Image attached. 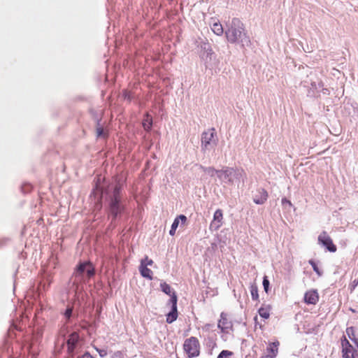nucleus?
Listing matches in <instances>:
<instances>
[{
    "mask_svg": "<svg viewBox=\"0 0 358 358\" xmlns=\"http://www.w3.org/2000/svg\"><path fill=\"white\" fill-rule=\"evenodd\" d=\"M243 31V24L241 20L234 18L231 21V26L225 31V35L228 41L231 43H238L239 41L243 42V36L249 42L248 37Z\"/></svg>",
    "mask_w": 358,
    "mask_h": 358,
    "instance_id": "nucleus-1",
    "label": "nucleus"
},
{
    "mask_svg": "<svg viewBox=\"0 0 358 358\" xmlns=\"http://www.w3.org/2000/svg\"><path fill=\"white\" fill-rule=\"evenodd\" d=\"M217 175L220 179L232 185L243 181L245 173L242 169L226 167L224 169L217 171Z\"/></svg>",
    "mask_w": 358,
    "mask_h": 358,
    "instance_id": "nucleus-2",
    "label": "nucleus"
},
{
    "mask_svg": "<svg viewBox=\"0 0 358 358\" xmlns=\"http://www.w3.org/2000/svg\"><path fill=\"white\" fill-rule=\"evenodd\" d=\"M120 191L121 187L118 185H116L114 187L113 194L110 199V213L113 215L114 218H115L124 210V206L121 203L122 196L120 195Z\"/></svg>",
    "mask_w": 358,
    "mask_h": 358,
    "instance_id": "nucleus-3",
    "label": "nucleus"
},
{
    "mask_svg": "<svg viewBox=\"0 0 358 358\" xmlns=\"http://www.w3.org/2000/svg\"><path fill=\"white\" fill-rule=\"evenodd\" d=\"M183 350L188 358H194L200 355L201 345L196 337L191 336L185 340Z\"/></svg>",
    "mask_w": 358,
    "mask_h": 358,
    "instance_id": "nucleus-4",
    "label": "nucleus"
},
{
    "mask_svg": "<svg viewBox=\"0 0 358 358\" xmlns=\"http://www.w3.org/2000/svg\"><path fill=\"white\" fill-rule=\"evenodd\" d=\"M216 131L214 128H211L206 131L203 132L201 136V148L202 150H206L212 144L216 143Z\"/></svg>",
    "mask_w": 358,
    "mask_h": 358,
    "instance_id": "nucleus-5",
    "label": "nucleus"
},
{
    "mask_svg": "<svg viewBox=\"0 0 358 358\" xmlns=\"http://www.w3.org/2000/svg\"><path fill=\"white\" fill-rule=\"evenodd\" d=\"M318 243L324 246L331 252H335L337 250L336 245L333 243L331 238L325 231L319 235Z\"/></svg>",
    "mask_w": 358,
    "mask_h": 358,
    "instance_id": "nucleus-6",
    "label": "nucleus"
},
{
    "mask_svg": "<svg viewBox=\"0 0 358 358\" xmlns=\"http://www.w3.org/2000/svg\"><path fill=\"white\" fill-rule=\"evenodd\" d=\"M84 273H86L88 278H90L94 275V268L90 262H85L80 263L75 271L76 277L83 275Z\"/></svg>",
    "mask_w": 358,
    "mask_h": 358,
    "instance_id": "nucleus-7",
    "label": "nucleus"
},
{
    "mask_svg": "<svg viewBox=\"0 0 358 358\" xmlns=\"http://www.w3.org/2000/svg\"><path fill=\"white\" fill-rule=\"evenodd\" d=\"M169 301L171 303V310L166 315V321L167 323L171 324L178 318V297L175 292L172 293L171 298Z\"/></svg>",
    "mask_w": 358,
    "mask_h": 358,
    "instance_id": "nucleus-8",
    "label": "nucleus"
},
{
    "mask_svg": "<svg viewBox=\"0 0 358 358\" xmlns=\"http://www.w3.org/2000/svg\"><path fill=\"white\" fill-rule=\"evenodd\" d=\"M342 356L343 358H355L357 351L345 336L341 338Z\"/></svg>",
    "mask_w": 358,
    "mask_h": 358,
    "instance_id": "nucleus-9",
    "label": "nucleus"
},
{
    "mask_svg": "<svg viewBox=\"0 0 358 358\" xmlns=\"http://www.w3.org/2000/svg\"><path fill=\"white\" fill-rule=\"evenodd\" d=\"M217 327L223 334H229L231 331H233V324L231 321L229 320L227 315L224 313H222L220 315Z\"/></svg>",
    "mask_w": 358,
    "mask_h": 358,
    "instance_id": "nucleus-10",
    "label": "nucleus"
},
{
    "mask_svg": "<svg viewBox=\"0 0 358 358\" xmlns=\"http://www.w3.org/2000/svg\"><path fill=\"white\" fill-rule=\"evenodd\" d=\"M280 342L278 341L269 343L266 350V354L260 358H275L278 354Z\"/></svg>",
    "mask_w": 358,
    "mask_h": 358,
    "instance_id": "nucleus-11",
    "label": "nucleus"
},
{
    "mask_svg": "<svg viewBox=\"0 0 358 358\" xmlns=\"http://www.w3.org/2000/svg\"><path fill=\"white\" fill-rule=\"evenodd\" d=\"M319 299V294L315 289L308 290L304 294V302L307 304L315 305Z\"/></svg>",
    "mask_w": 358,
    "mask_h": 358,
    "instance_id": "nucleus-12",
    "label": "nucleus"
},
{
    "mask_svg": "<svg viewBox=\"0 0 358 358\" xmlns=\"http://www.w3.org/2000/svg\"><path fill=\"white\" fill-rule=\"evenodd\" d=\"M80 339V336L78 332H73L69 336L66 344H67V350L69 353H72L76 345Z\"/></svg>",
    "mask_w": 358,
    "mask_h": 358,
    "instance_id": "nucleus-13",
    "label": "nucleus"
},
{
    "mask_svg": "<svg viewBox=\"0 0 358 358\" xmlns=\"http://www.w3.org/2000/svg\"><path fill=\"white\" fill-rule=\"evenodd\" d=\"M223 213L221 209H217L213 215V220L210 223V227L217 230L222 225Z\"/></svg>",
    "mask_w": 358,
    "mask_h": 358,
    "instance_id": "nucleus-14",
    "label": "nucleus"
},
{
    "mask_svg": "<svg viewBox=\"0 0 358 358\" xmlns=\"http://www.w3.org/2000/svg\"><path fill=\"white\" fill-rule=\"evenodd\" d=\"M259 196H256L253 201L256 204H263L268 199V193L264 189L259 190Z\"/></svg>",
    "mask_w": 358,
    "mask_h": 358,
    "instance_id": "nucleus-15",
    "label": "nucleus"
},
{
    "mask_svg": "<svg viewBox=\"0 0 358 358\" xmlns=\"http://www.w3.org/2000/svg\"><path fill=\"white\" fill-rule=\"evenodd\" d=\"M139 271L143 277L149 280L152 279L153 273L150 268H148V266H145V264L140 265Z\"/></svg>",
    "mask_w": 358,
    "mask_h": 358,
    "instance_id": "nucleus-16",
    "label": "nucleus"
},
{
    "mask_svg": "<svg viewBox=\"0 0 358 358\" xmlns=\"http://www.w3.org/2000/svg\"><path fill=\"white\" fill-rule=\"evenodd\" d=\"M271 310V306L270 305L262 306L258 310V313L262 318L266 320L270 317V312Z\"/></svg>",
    "mask_w": 358,
    "mask_h": 358,
    "instance_id": "nucleus-17",
    "label": "nucleus"
},
{
    "mask_svg": "<svg viewBox=\"0 0 358 358\" xmlns=\"http://www.w3.org/2000/svg\"><path fill=\"white\" fill-rule=\"evenodd\" d=\"M152 126V117L148 113H146L143 120V127L145 130L150 131Z\"/></svg>",
    "mask_w": 358,
    "mask_h": 358,
    "instance_id": "nucleus-18",
    "label": "nucleus"
},
{
    "mask_svg": "<svg viewBox=\"0 0 358 358\" xmlns=\"http://www.w3.org/2000/svg\"><path fill=\"white\" fill-rule=\"evenodd\" d=\"M180 222H181V225H185L187 222V217L184 215H180L178 217H176L171 225V227L177 229L178 227Z\"/></svg>",
    "mask_w": 358,
    "mask_h": 358,
    "instance_id": "nucleus-19",
    "label": "nucleus"
},
{
    "mask_svg": "<svg viewBox=\"0 0 358 358\" xmlns=\"http://www.w3.org/2000/svg\"><path fill=\"white\" fill-rule=\"evenodd\" d=\"M212 31L217 36H222L224 30L220 22H215L212 27Z\"/></svg>",
    "mask_w": 358,
    "mask_h": 358,
    "instance_id": "nucleus-20",
    "label": "nucleus"
},
{
    "mask_svg": "<svg viewBox=\"0 0 358 358\" xmlns=\"http://www.w3.org/2000/svg\"><path fill=\"white\" fill-rule=\"evenodd\" d=\"M96 133L97 137L106 138L108 136V134L104 131L103 128L100 125L99 122L97 123V127L96 129Z\"/></svg>",
    "mask_w": 358,
    "mask_h": 358,
    "instance_id": "nucleus-21",
    "label": "nucleus"
},
{
    "mask_svg": "<svg viewBox=\"0 0 358 358\" xmlns=\"http://www.w3.org/2000/svg\"><path fill=\"white\" fill-rule=\"evenodd\" d=\"M346 334L348 336V338L352 341H353L354 340H356V338H357V335H356V333H355V329L354 327H348L346 329Z\"/></svg>",
    "mask_w": 358,
    "mask_h": 358,
    "instance_id": "nucleus-22",
    "label": "nucleus"
},
{
    "mask_svg": "<svg viewBox=\"0 0 358 358\" xmlns=\"http://www.w3.org/2000/svg\"><path fill=\"white\" fill-rule=\"evenodd\" d=\"M161 289L162 292H164L165 294L170 295L171 296V288L169 285H168L166 282H164L160 284Z\"/></svg>",
    "mask_w": 358,
    "mask_h": 358,
    "instance_id": "nucleus-23",
    "label": "nucleus"
},
{
    "mask_svg": "<svg viewBox=\"0 0 358 358\" xmlns=\"http://www.w3.org/2000/svg\"><path fill=\"white\" fill-rule=\"evenodd\" d=\"M250 293L252 296V299L255 301H257L259 299V294L258 289L256 285H252L250 287Z\"/></svg>",
    "mask_w": 358,
    "mask_h": 358,
    "instance_id": "nucleus-24",
    "label": "nucleus"
},
{
    "mask_svg": "<svg viewBox=\"0 0 358 358\" xmlns=\"http://www.w3.org/2000/svg\"><path fill=\"white\" fill-rule=\"evenodd\" d=\"M233 352L231 351H229V350H222L220 354L219 355L217 356V358H227L231 355H233Z\"/></svg>",
    "mask_w": 358,
    "mask_h": 358,
    "instance_id": "nucleus-25",
    "label": "nucleus"
},
{
    "mask_svg": "<svg viewBox=\"0 0 358 358\" xmlns=\"http://www.w3.org/2000/svg\"><path fill=\"white\" fill-rule=\"evenodd\" d=\"M309 264L312 266L314 271L319 275H322V272L320 271V270L319 269L317 265L316 264V263L313 261V260H309Z\"/></svg>",
    "mask_w": 358,
    "mask_h": 358,
    "instance_id": "nucleus-26",
    "label": "nucleus"
},
{
    "mask_svg": "<svg viewBox=\"0 0 358 358\" xmlns=\"http://www.w3.org/2000/svg\"><path fill=\"white\" fill-rule=\"evenodd\" d=\"M203 169L205 172L208 173L211 176H213L214 175V173L217 174V171H218V170L215 169L213 167H206V168L203 167Z\"/></svg>",
    "mask_w": 358,
    "mask_h": 358,
    "instance_id": "nucleus-27",
    "label": "nucleus"
},
{
    "mask_svg": "<svg viewBox=\"0 0 358 358\" xmlns=\"http://www.w3.org/2000/svg\"><path fill=\"white\" fill-rule=\"evenodd\" d=\"M152 264L153 261L152 259H150L147 256L141 262V264H145V266H152Z\"/></svg>",
    "mask_w": 358,
    "mask_h": 358,
    "instance_id": "nucleus-28",
    "label": "nucleus"
},
{
    "mask_svg": "<svg viewBox=\"0 0 358 358\" xmlns=\"http://www.w3.org/2000/svg\"><path fill=\"white\" fill-rule=\"evenodd\" d=\"M263 286H264V289L265 292L266 293H268V287H269V281H268V280L266 276L264 277V279H263Z\"/></svg>",
    "mask_w": 358,
    "mask_h": 358,
    "instance_id": "nucleus-29",
    "label": "nucleus"
},
{
    "mask_svg": "<svg viewBox=\"0 0 358 358\" xmlns=\"http://www.w3.org/2000/svg\"><path fill=\"white\" fill-rule=\"evenodd\" d=\"M95 350L97 351L100 357H104L107 355V351L103 349H99L96 347H94Z\"/></svg>",
    "mask_w": 358,
    "mask_h": 358,
    "instance_id": "nucleus-30",
    "label": "nucleus"
},
{
    "mask_svg": "<svg viewBox=\"0 0 358 358\" xmlns=\"http://www.w3.org/2000/svg\"><path fill=\"white\" fill-rule=\"evenodd\" d=\"M72 312H73V308H68L65 313H64V315L65 317L67 318V319H69L72 315Z\"/></svg>",
    "mask_w": 358,
    "mask_h": 358,
    "instance_id": "nucleus-31",
    "label": "nucleus"
},
{
    "mask_svg": "<svg viewBox=\"0 0 358 358\" xmlns=\"http://www.w3.org/2000/svg\"><path fill=\"white\" fill-rule=\"evenodd\" d=\"M78 358H94L88 352H85L82 356Z\"/></svg>",
    "mask_w": 358,
    "mask_h": 358,
    "instance_id": "nucleus-32",
    "label": "nucleus"
},
{
    "mask_svg": "<svg viewBox=\"0 0 358 358\" xmlns=\"http://www.w3.org/2000/svg\"><path fill=\"white\" fill-rule=\"evenodd\" d=\"M282 203L283 205H284V204H285V203H286V204H288L289 206H292V202H291L289 200L287 199L286 198H283V199H282Z\"/></svg>",
    "mask_w": 358,
    "mask_h": 358,
    "instance_id": "nucleus-33",
    "label": "nucleus"
},
{
    "mask_svg": "<svg viewBox=\"0 0 358 358\" xmlns=\"http://www.w3.org/2000/svg\"><path fill=\"white\" fill-rule=\"evenodd\" d=\"M124 98H125V99H128L129 100H130V99H131V96H130V94H129V92H124Z\"/></svg>",
    "mask_w": 358,
    "mask_h": 358,
    "instance_id": "nucleus-34",
    "label": "nucleus"
},
{
    "mask_svg": "<svg viewBox=\"0 0 358 358\" xmlns=\"http://www.w3.org/2000/svg\"><path fill=\"white\" fill-rule=\"evenodd\" d=\"M176 229H174V228H171L170 229V231H169V234L171 236H174L175 234H176Z\"/></svg>",
    "mask_w": 358,
    "mask_h": 358,
    "instance_id": "nucleus-35",
    "label": "nucleus"
},
{
    "mask_svg": "<svg viewBox=\"0 0 358 358\" xmlns=\"http://www.w3.org/2000/svg\"><path fill=\"white\" fill-rule=\"evenodd\" d=\"M257 316H255V321H257Z\"/></svg>",
    "mask_w": 358,
    "mask_h": 358,
    "instance_id": "nucleus-36",
    "label": "nucleus"
}]
</instances>
